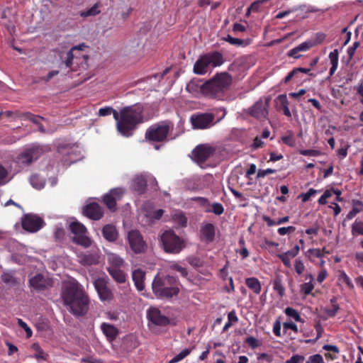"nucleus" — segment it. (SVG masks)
<instances>
[{
	"mask_svg": "<svg viewBox=\"0 0 363 363\" xmlns=\"http://www.w3.org/2000/svg\"><path fill=\"white\" fill-rule=\"evenodd\" d=\"M143 106L135 104L114 113L118 132L124 137L132 136L138 125L143 123Z\"/></svg>",
	"mask_w": 363,
	"mask_h": 363,
	"instance_id": "obj_1",
	"label": "nucleus"
},
{
	"mask_svg": "<svg viewBox=\"0 0 363 363\" xmlns=\"http://www.w3.org/2000/svg\"><path fill=\"white\" fill-rule=\"evenodd\" d=\"M233 82L232 76L226 72L216 73L200 86V92L206 98L222 100Z\"/></svg>",
	"mask_w": 363,
	"mask_h": 363,
	"instance_id": "obj_2",
	"label": "nucleus"
},
{
	"mask_svg": "<svg viewBox=\"0 0 363 363\" xmlns=\"http://www.w3.org/2000/svg\"><path fill=\"white\" fill-rule=\"evenodd\" d=\"M225 62L223 55L219 51H211L199 56L194 65L193 72L204 75L212 69L220 67Z\"/></svg>",
	"mask_w": 363,
	"mask_h": 363,
	"instance_id": "obj_3",
	"label": "nucleus"
},
{
	"mask_svg": "<svg viewBox=\"0 0 363 363\" xmlns=\"http://www.w3.org/2000/svg\"><path fill=\"white\" fill-rule=\"evenodd\" d=\"M174 129V123L165 120L151 125L145 131V139L152 143H164L168 140V136Z\"/></svg>",
	"mask_w": 363,
	"mask_h": 363,
	"instance_id": "obj_4",
	"label": "nucleus"
},
{
	"mask_svg": "<svg viewBox=\"0 0 363 363\" xmlns=\"http://www.w3.org/2000/svg\"><path fill=\"white\" fill-rule=\"evenodd\" d=\"M153 292L159 295H177L179 293V284L175 277L166 276L161 277L159 274L155 277L152 284Z\"/></svg>",
	"mask_w": 363,
	"mask_h": 363,
	"instance_id": "obj_5",
	"label": "nucleus"
},
{
	"mask_svg": "<svg viewBox=\"0 0 363 363\" xmlns=\"http://www.w3.org/2000/svg\"><path fill=\"white\" fill-rule=\"evenodd\" d=\"M164 250L170 254H178L185 247L184 240L172 230H165L160 236Z\"/></svg>",
	"mask_w": 363,
	"mask_h": 363,
	"instance_id": "obj_6",
	"label": "nucleus"
},
{
	"mask_svg": "<svg viewBox=\"0 0 363 363\" xmlns=\"http://www.w3.org/2000/svg\"><path fill=\"white\" fill-rule=\"evenodd\" d=\"M147 327L151 331H155L157 328H165L169 325H174L173 320L163 315L156 307H150L147 310Z\"/></svg>",
	"mask_w": 363,
	"mask_h": 363,
	"instance_id": "obj_7",
	"label": "nucleus"
},
{
	"mask_svg": "<svg viewBox=\"0 0 363 363\" xmlns=\"http://www.w3.org/2000/svg\"><path fill=\"white\" fill-rule=\"evenodd\" d=\"M64 303L75 315H82L89 308V296H62Z\"/></svg>",
	"mask_w": 363,
	"mask_h": 363,
	"instance_id": "obj_8",
	"label": "nucleus"
},
{
	"mask_svg": "<svg viewBox=\"0 0 363 363\" xmlns=\"http://www.w3.org/2000/svg\"><path fill=\"white\" fill-rule=\"evenodd\" d=\"M50 150L49 145L33 144L19 155L18 160L23 164H29Z\"/></svg>",
	"mask_w": 363,
	"mask_h": 363,
	"instance_id": "obj_9",
	"label": "nucleus"
},
{
	"mask_svg": "<svg viewBox=\"0 0 363 363\" xmlns=\"http://www.w3.org/2000/svg\"><path fill=\"white\" fill-rule=\"evenodd\" d=\"M69 230L73 234L72 241L84 247L91 245V240L86 236L87 229L77 220L71 221L69 224Z\"/></svg>",
	"mask_w": 363,
	"mask_h": 363,
	"instance_id": "obj_10",
	"label": "nucleus"
},
{
	"mask_svg": "<svg viewBox=\"0 0 363 363\" xmlns=\"http://www.w3.org/2000/svg\"><path fill=\"white\" fill-rule=\"evenodd\" d=\"M190 122L194 130L208 129L216 123L215 115L212 113H196L192 114Z\"/></svg>",
	"mask_w": 363,
	"mask_h": 363,
	"instance_id": "obj_11",
	"label": "nucleus"
},
{
	"mask_svg": "<svg viewBox=\"0 0 363 363\" xmlns=\"http://www.w3.org/2000/svg\"><path fill=\"white\" fill-rule=\"evenodd\" d=\"M57 152L62 156L65 164H70L80 159V150L77 145L60 143L57 146Z\"/></svg>",
	"mask_w": 363,
	"mask_h": 363,
	"instance_id": "obj_12",
	"label": "nucleus"
},
{
	"mask_svg": "<svg viewBox=\"0 0 363 363\" xmlns=\"http://www.w3.org/2000/svg\"><path fill=\"white\" fill-rule=\"evenodd\" d=\"M128 240L131 250L135 254L145 253L147 245L141 233L137 230L128 232Z\"/></svg>",
	"mask_w": 363,
	"mask_h": 363,
	"instance_id": "obj_13",
	"label": "nucleus"
},
{
	"mask_svg": "<svg viewBox=\"0 0 363 363\" xmlns=\"http://www.w3.org/2000/svg\"><path fill=\"white\" fill-rule=\"evenodd\" d=\"M216 149L209 144L197 145L191 152L192 159L199 165L203 164L215 153Z\"/></svg>",
	"mask_w": 363,
	"mask_h": 363,
	"instance_id": "obj_14",
	"label": "nucleus"
},
{
	"mask_svg": "<svg viewBox=\"0 0 363 363\" xmlns=\"http://www.w3.org/2000/svg\"><path fill=\"white\" fill-rule=\"evenodd\" d=\"M22 227L26 231L35 233L43 228V220L39 216L33 214H26L22 218Z\"/></svg>",
	"mask_w": 363,
	"mask_h": 363,
	"instance_id": "obj_15",
	"label": "nucleus"
},
{
	"mask_svg": "<svg viewBox=\"0 0 363 363\" xmlns=\"http://www.w3.org/2000/svg\"><path fill=\"white\" fill-rule=\"evenodd\" d=\"M269 101L264 102L259 99L250 109V115L260 121L265 120L268 116Z\"/></svg>",
	"mask_w": 363,
	"mask_h": 363,
	"instance_id": "obj_16",
	"label": "nucleus"
},
{
	"mask_svg": "<svg viewBox=\"0 0 363 363\" xmlns=\"http://www.w3.org/2000/svg\"><path fill=\"white\" fill-rule=\"evenodd\" d=\"M123 194V191L121 188L111 189L109 193L103 197V201L106 207L111 211L116 210V202L121 200Z\"/></svg>",
	"mask_w": 363,
	"mask_h": 363,
	"instance_id": "obj_17",
	"label": "nucleus"
},
{
	"mask_svg": "<svg viewBox=\"0 0 363 363\" xmlns=\"http://www.w3.org/2000/svg\"><path fill=\"white\" fill-rule=\"evenodd\" d=\"M30 286L35 291H43L52 286V280L41 274H37L29 279Z\"/></svg>",
	"mask_w": 363,
	"mask_h": 363,
	"instance_id": "obj_18",
	"label": "nucleus"
},
{
	"mask_svg": "<svg viewBox=\"0 0 363 363\" xmlns=\"http://www.w3.org/2000/svg\"><path fill=\"white\" fill-rule=\"evenodd\" d=\"M147 180L145 175H135L131 180L130 188L138 194L141 195L147 191Z\"/></svg>",
	"mask_w": 363,
	"mask_h": 363,
	"instance_id": "obj_19",
	"label": "nucleus"
},
{
	"mask_svg": "<svg viewBox=\"0 0 363 363\" xmlns=\"http://www.w3.org/2000/svg\"><path fill=\"white\" fill-rule=\"evenodd\" d=\"M201 239L210 243L215 240L216 228L212 223H206L201 226Z\"/></svg>",
	"mask_w": 363,
	"mask_h": 363,
	"instance_id": "obj_20",
	"label": "nucleus"
},
{
	"mask_svg": "<svg viewBox=\"0 0 363 363\" xmlns=\"http://www.w3.org/2000/svg\"><path fill=\"white\" fill-rule=\"evenodd\" d=\"M81 286L75 281L65 282L62 286V295H82Z\"/></svg>",
	"mask_w": 363,
	"mask_h": 363,
	"instance_id": "obj_21",
	"label": "nucleus"
},
{
	"mask_svg": "<svg viewBox=\"0 0 363 363\" xmlns=\"http://www.w3.org/2000/svg\"><path fill=\"white\" fill-rule=\"evenodd\" d=\"M145 272L140 269H135L132 272L133 281H134L135 287L140 291L145 289Z\"/></svg>",
	"mask_w": 363,
	"mask_h": 363,
	"instance_id": "obj_22",
	"label": "nucleus"
},
{
	"mask_svg": "<svg viewBox=\"0 0 363 363\" xmlns=\"http://www.w3.org/2000/svg\"><path fill=\"white\" fill-rule=\"evenodd\" d=\"M107 278H99L94 282V287L98 293V295H109V289L107 286Z\"/></svg>",
	"mask_w": 363,
	"mask_h": 363,
	"instance_id": "obj_23",
	"label": "nucleus"
},
{
	"mask_svg": "<svg viewBox=\"0 0 363 363\" xmlns=\"http://www.w3.org/2000/svg\"><path fill=\"white\" fill-rule=\"evenodd\" d=\"M104 238L109 242H113L117 239L118 232L115 226L106 225L102 229Z\"/></svg>",
	"mask_w": 363,
	"mask_h": 363,
	"instance_id": "obj_24",
	"label": "nucleus"
},
{
	"mask_svg": "<svg viewBox=\"0 0 363 363\" xmlns=\"http://www.w3.org/2000/svg\"><path fill=\"white\" fill-rule=\"evenodd\" d=\"M108 272L113 279L118 283H125L126 275L120 268H108Z\"/></svg>",
	"mask_w": 363,
	"mask_h": 363,
	"instance_id": "obj_25",
	"label": "nucleus"
},
{
	"mask_svg": "<svg viewBox=\"0 0 363 363\" xmlns=\"http://www.w3.org/2000/svg\"><path fill=\"white\" fill-rule=\"evenodd\" d=\"M246 286L250 289L253 293L259 294L261 291V284L259 281L255 277H250L245 279Z\"/></svg>",
	"mask_w": 363,
	"mask_h": 363,
	"instance_id": "obj_26",
	"label": "nucleus"
},
{
	"mask_svg": "<svg viewBox=\"0 0 363 363\" xmlns=\"http://www.w3.org/2000/svg\"><path fill=\"white\" fill-rule=\"evenodd\" d=\"M277 100L279 102V109H282L284 114L288 117H291V114L288 107L289 102L285 94L278 96Z\"/></svg>",
	"mask_w": 363,
	"mask_h": 363,
	"instance_id": "obj_27",
	"label": "nucleus"
},
{
	"mask_svg": "<svg viewBox=\"0 0 363 363\" xmlns=\"http://www.w3.org/2000/svg\"><path fill=\"white\" fill-rule=\"evenodd\" d=\"M101 330H103L104 333L110 338H116L118 335V330L113 327V325L107 323H102L101 324Z\"/></svg>",
	"mask_w": 363,
	"mask_h": 363,
	"instance_id": "obj_28",
	"label": "nucleus"
},
{
	"mask_svg": "<svg viewBox=\"0 0 363 363\" xmlns=\"http://www.w3.org/2000/svg\"><path fill=\"white\" fill-rule=\"evenodd\" d=\"M108 262L110 264L108 268H120L123 263V259L116 254H111L108 256Z\"/></svg>",
	"mask_w": 363,
	"mask_h": 363,
	"instance_id": "obj_29",
	"label": "nucleus"
},
{
	"mask_svg": "<svg viewBox=\"0 0 363 363\" xmlns=\"http://www.w3.org/2000/svg\"><path fill=\"white\" fill-rule=\"evenodd\" d=\"M104 215V211L96 202H92V220H99Z\"/></svg>",
	"mask_w": 363,
	"mask_h": 363,
	"instance_id": "obj_30",
	"label": "nucleus"
},
{
	"mask_svg": "<svg viewBox=\"0 0 363 363\" xmlns=\"http://www.w3.org/2000/svg\"><path fill=\"white\" fill-rule=\"evenodd\" d=\"M332 307L331 308H325V312L329 317H333L336 315L337 312L339 310V305L336 303V298L333 297L331 300Z\"/></svg>",
	"mask_w": 363,
	"mask_h": 363,
	"instance_id": "obj_31",
	"label": "nucleus"
},
{
	"mask_svg": "<svg viewBox=\"0 0 363 363\" xmlns=\"http://www.w3.org/2000/svg\"><path fill=\"white\" fill-rule=\"evenodd\" d=\"M21 118L25 120L30 121L36 125H38L40 123V120L44 119L43 117H40L37 115H34L30 112L22 113Z\"/></svg>",
	"mask_w": 363,
	"mask_h": 363,
	"instance_id": "obj_32",
	"label": "nucleus"
},
{
	"mask_svg": "<svg viewBox=\"0 0 363 363\" xmlns=\"http://www.w3.org/2000/svg\"><path fill=\"white\" fill-rule=\"evenodd\" d=\"M223 40L226 42H228L230 44L233 45H235L238 47L245 45L243 40L233 38L230 35H228L226 37L223 38Z\"/></svg>",
	"mask_w": 363,
	"mask_h": 363,
	"instance_id": "obj_33",
	"label": "nucleus"
},
{
	"mask_svg": "<svg viewBox=\"0 0 363 363\" xmlns=\"http://www.w3.org/2000/svg\"><path fill=\"white\" fill-rule=\"evenodd\" d=\"M30 184L36 189H41L44 187L45 183L40 179L38 175H32L30 179Z\"/></svg>",
	"mask_w": 363,
	"mask_h": 363,
	"instance_id": "obj_34",
	"label": "nucleus"
},
{
	"mask_svg": "<svg viewBox=\"0 0 363 363\" xmlns=\"http://www.w3.org/2000/svg\"><path fill=\"white\" fill-rule=\"evenodd\" d=\"M352 235H363V222L355 221L352 225Z\"/></svg>",
	"mask_w": 363,
	"mask_h": 363,
	"instance_id": "obj_35",
	"label": "nucleus"
},
{
	"mask_svg": "<svg viewBox=\"0 0 363 363\" xmlns=\"http://www.w3.org/2000/svg\"><path fill=\"white\" fill-rule=\"evenodd\" d=\"M285 313L289 317L293 318L296 321L302 322V318H301L296 310L290 307H287L285 309Z\"/></svg>",
	"mask_w": 363,
	"mask_h": 363,
	"instance_id": "obj_36",
	"label": "nucleus"
},
{
	"mask_svg": "<svg viewBox=\"0 0 363 363\" xmlns=\"http://www.w3.org/2000/svg\"><path fill=\"white\" fill-rule=\"evenodd\" d=\"M191 352V350L189 349H184L182 352H180L178 354H177L174 357H173L169 363H176L182 359H183L184 357L188 356Z\"/></svg>",
	"mask_w": 363,
	"mask_h": 363,
	"instance_id": "obj_37",
	"label": "nucleus"
},
{
	"mask_svg": "<svg viewBox=\"0 0 363 363\" xmlns=\"http://www.w3.org/2000/svg\"><path fill=\"white\" fill-rule=\"evenodd\" d=\"M206 212H213L217 216H220L224 212V208L223 205L220 203H213L212 204V209L211 210H206Z\"/></svg>",
	"mask_w": 363,
	"mask_h": 363,
	"instance_id": "obj_38",
	"label": "nucleus"
},
{
	"mask_svg": "<svg viewBox=\"0 0 363 363\" xmlns=\"http://www.w3.org/2000/svg\"><path fill=\"white\" fill-rule=\"evenodd\" d=\"M8 175L9 172L7 169L4 166L0 164V186L6 184L8 182Z\"/></svg>",
	"mask_w": 363,
	"mask_h": 363,
	"instance_id": "obj_39",
	"label": "nucleus"
},
{
	"mask_svg": "<svg viewBox=\"0 0 363 363\" xmlns=\"http://www.w3.org/2000/svg\"><path fill=\"white\" fill-rule=\"evenodd\" d=\"M200 81H194L191 80L187 85H186V90L190 93H194L197 91L199 89L200 90Z\"/></svg>",
	"mask_w": 363,
	"mask_h": 363,
	"instance_id": "obj_40",
	"label": "nucleus"
},
{
	"mask_svg": "<svg viewBox=\"0 0 363 363\" xmlns=\"http://www.w3.org/2000/svg\"><path fill=\"white\" fill-rule=\"evenodd\" d=\"M118 112L115 109H113L111 106H106L104 108H101L99 110L98 116H109L111 114H113V116L114 117V113Z\"/></svg>",
	"mask_w": 363,
	"mask_h": 363,
	"instance_id": "obj_41",
	"label": "nucleus"
},
{
	"mask_svg": "<svg viewBox=\"0 0 363 363\" xmlns=\"http://www.w3.org/2000/svg\"><path fill=\"white\" fill-rule=\"evenodd\" d=\"M1 280L6 284H13L16 283V279L11 272H4L1 275Z\"/></svg>",
	"mask_w": 363,
	"mask_h": 363,
	"instance_id": "obj_42",
	"label": "nucleus"
},
{
	"mask_svg": "<svg viewBox=\"0 0 363 363\" xmlns=\"http://www.w3.org/2000/svg\"><path fill=\"white\" fill-rule=\"evenodd\" d=\"M18 325L22 328L26 333V336L28 337H30L33 335V332L31 328L28 325V324L24 322L22 319L18 318Z\"/></svg>",
	"mask_w": 363,
	"mask_h": 363,
	"instance_id": "obj_43",
	"label": "nucleus"
},
{
	"mask_svg": "<svg viewBox=\"0 0 363 363\" xmlns=\"http://www.w3.org/2000/svg\"><path fill=\"white\" fill-rule=\"evenodd\" d=\"M352 209L357 214L363 211V203L359 200H352Z\"/></svg>",
	"mask_w": 363,
	"mask_h": 363,
	"instance_id": "obj_44",
	"label": "nucleus"
},
{
	"mask_svg": "<svg viewBox=\"0 0 363 363\" xmlns=\"http://www.w3.org/2000/svg\"><path fill=\"white\" fill-rule=\"evenodd\" d=\"M245 342L252 348L255 349L260 345L259 341L252 336H250L245 339Z\"/></svg>",
	"mask_w": 363,
	"mask_h": 363,
	"instance_id": "obj_45",
	"label": "nucleus"
},
{
	"mask_svg": "<svg viewBox=\"0 0 363 363\" xmlns=\"http://www.w3.org/2000/svg\"><path fill=\"white\" fill-rule=\"evenodd\" d=\"M313 45H314V43L312 41H306V42H303L301 44L298 45L296 48H297L298 51L303 52V51L308 50Z\"/></svg>",
	"mask_w": 363,
	"mask_h": 363,
	"instance_id": "obj_46",
	"label": "nucleus"
},
{
	"mask_svg": "<svg viewBox=\"0 0 363 363\" xmlns=\"http://www.w3.org/2000/svg\"><path fill=\"white\" fill-rule=\"evenodd\" d=\"M296 230L294 226L281 227L278 228L277 233L279 235H285L286 234L292 233Z\"/></svg>",
	"mask_w": 363,
	"mask_h": 363,
	"instance_id": "obj_47",
	"label": "nucleus"
},
{
	"mask_svg": "<svg viewBox=\"0 0 363 363\" xmlns=\"http://www.w3.org/2000/svg\"><path fill=\"white\" fill-rule=\"evenodd\" d=\"M306 363H324V361L323 357L320 354H316L310 356Z\"/></svg>",
	"mask_w": 363,
	"mask_h": 363,
	"instance_id": "obj_48",
	"label": "nucleus"
},
{
	"mask_svg": "<svg viewBox=\"0 0 363 363\" xmlns=\"http://www.w3.org/2000/svg\"><path fill=\"white\" fill-rule=\"evenodd\" d=\"M313 288V284L311 282L304 283L301 285V291L305 295L310 294Z\"/></svg>",
	"mask_w": 363,
	"mask_h": 363,
	"instance_id": "obj_49",
	"label": "nucleus"
},
{
	"mask_svg": "<svg viewBox=\"0 0 363 363\" xmlns=\"http://www.w3.org/2000/svg\"><path fill=\"white\" fill-rule=\"evenodd\" d=\"M332 196L330 190H325L323 194L318 199V202L320 205H325L327 203V199Z\"/></svg>",
	"mask_w": 363,
	"mask_h": 363,
	"instance_id": "obj_50",
	"label": "nucleus"
},
{
	"mask_svg": "<svg viewBox=\"0 0 363 363\" xmlns=\"http://www.w3.org/2000/svg\"><path fill=\"white\" fill-rule=\"evenodd\" d=\"M305 359L304 356L300 354H294L285 363H303Z\"/></svg>",
	"mask_w": 363,
	"mask_h": 363,
	"instance_id": "obj_51",
	"label": "nucleus"
},
{
	"mask_svg": "<svg viewBox=\"0 0 363 363\" xmlns=\"http://www.w3.org/2000/svg\"><path fill=\"white\" fill-rule=\"evenodd\" d=\"M281 140L284 144L290 147H293L295 145L294 138L292 134L283 136Z\"/></svg>",
	"mask_w": 363,
	"mask_h": 363,
	"instance_id": "obj_52",
	"label": "nucleus"
},
{
	"mask_svg": "<svg viewBox=\"0 0 363 363\" xmlns=\"http://www.w3.org/2000/svg\"><path fill=\"white\" fill-rule=\"evenodd\" d=\"M277 172V170L274 169L268 168L266 169H259L257 172V178H264L265 176L269 174H274Z\"/></svg>",
	"mask_w": 363,
	"mask_h": 363,
	"instance_id": "obj_53",
	"label": "nucleus"
},
{
	"mask_svg": "<svg viewBox=\"0 0 363 363\" xmlns=\"http://www.w3.org/2000/svg\"><path fill=\"white\" fill-rule=\"evenodd\" d=\"M294 268H295L296 272L298 274H301L305 269V266L301 260L296 259Z\"/></svg>",
	"mask_w": 363,
	"mask_h": 363,
	"instance_id": "obj_54",
	"label": "nucleus"
},
{
	"mask_svg": "<svg viewBox=\"0 0 363 363\" xmlns=\"http://www.w3.org/2000/svg\"><path fill=\"white\" fill-rule=\"evenodd\" d=\"M300 154L304 156L316 157L320 154V152L317 150H303L300 151Z\"/></svg>",
	"mask_w": 363,
	"mask_h": 363,
	"instance_id": "obj_55",
	"label": "nucleus"
},
{
	"mask_svg": "<svg viewBox=\"0 0 363 363\" xmlns=\"http://www.w3.org/2000/svg\"><path fill=\"white\" fill-rule=\"evenodd\" d=\"M359 43L356 41L353 43L352 46L350 47L347 49V55L349 56L350 60L352 59V57L355 53V51L359 48Z\"/></svg>",
	"mask_w": 363,
	"mask_h": 363,
	"instance_id": "obj_56",
	"label": "nucleus"
},
{
	"mask_svg": "<svg viewBox=\"0 0 363 363\" xmlns=\"http://www.w3.org/2000/svg\"><path fill=\"white\" fill-rule=\"evenodd\" d=\"M0 114L2 115V116H6L7 118H10V117L21 118V116H22V113H20L18 111L13 112L11 111H1L0 113Z\"/></svg>",
	"mask_w": 363,
	"mask_h": 363,
	"instance_id": "obj_57",
	"label": "nucleus"
},
{
	"mask_svg": "<svg viewBox=\"0 0 363 363\" xmlns=\"http://www.w3.org/2000/svg\"><path fill=\"white\" fill-rule=\"evenodd\" d=\"M316 193H317V190H315L314 189H310L308 192L301 194L302 201L303 202L308 201L310 199L311 196L315 195Z\"/></svg>",
	"mask_w": 363,
	"mask_h": 363,
	"instance_id": "obj_58",
	"label": "nucleus"
},
{
	"mask_svg": "<svg viewBox=\"0 0 363 363\" xmlns=\"http://www.w3.org/2000/svg\"><path fill=\"white\" fill-rule=\"evenodd\" d=\"M299 250V246L296 245L291 250L284 252V254L286 255L290 258H294L298 254Z\"/></svg>",
	"mask_w": 363,
	"mask_h": 363,
	"instance_id": "obj_59",
	"label": "nucleus"
},
{
	"mask_svg": "<svg viewBox=\"0 0 363 363\" xmlns=\"http://www.w3.org/2000/svg\"><path fill=\"white\" fill-rule=\"evenodd\" d=\"M74 52H72V50H69L67 53V57H66V60H65V64L66 65L67 67H71L72 65V61H73V59H74V54H73Z\"/></svg>",
	"mask_w": 363,
	"mask_h": 363,
	"instance_id": "obj_60",
	"label": "nucleus"
},
{
	"mask_svg": "<svg viewBox=\"0 0 363 363\" xmlns=\"http://www.w3.org/2000/svg\"><path fill=\"white\" fill-rule=\"evenodd\" d=\"M261 1H257L253 2L250 6L247 9V14H248L250 12H257L259 9V6L261 5Z\"/></svg>",
	"mask_w": 363,
	"mask_h": 363,
	"instance_id": "obj_61",
	"label": "nucleus"
},
{
	"mask_svg": "<svg viewBox=\"0 0 363 363\" xmlns=\"http://www.w3.org/2000/svg\"><path fill=\"white\" fill-rule=\"evenodd\" d=\"M329 59L330 60L331 64L338 65V51H337V50L335 49L333 52H330Z\"/></svg>",
	"mask_w": 363,
	"mask_h": 363,
	"instance_id": "obj_62",
	"label": "nucleus"
},
{
	"mask_svg": "<svg viewBox=\"0 0 363 363\" xmlns=\"http://www.w3.org/2000/svg\"><path fill=\"white\" fill-rule=\"evenodd\" d=\"M278 257L281 260L284 266L287 267H289L291 266V258L288 257L286 255H285L284 253L280 254L278 255Z\"/></svg>",
	"mask_w": 363,
	"mask_h": 363,
	"instance_id": "obj_63",
	"label": "nucleus"
},
{
	"mask_svg": "<svg viewBox=\"0 0 363 363\" xmlns=\"http://www.w3.org/2000/svg\"><path fill=\"white\" fill-rule=\"evenodd\" d=\"M172 269H175L178 272H179L182 277H186L188 274V272L186 268L178 265V264H174L172 265Z\"/></svg>",
	"mask_w": 363,
	"mask_h": 363,
	"instance_id": "obj_64",
	"label": "nucleus"
}]
</instances>
